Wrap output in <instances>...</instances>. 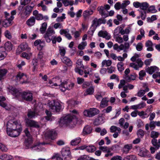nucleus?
<instances>
[{
  "label": "nucleus",
  "mask_w": 160,
  "mask_h": 160,
  "mask_svg": "<svg viewBox=\"0 0 160 160\" xmlns=\"http://www.w3.org/2000/svg\"><path fill=\"white\" fill-rule=\"evenodd\" d=\"M24 132L27 137V138H25L24 142V145L26 147V149L31 148L36 150L38 149H40L41 144H45V143L39 144L38 145H34L32 147H31V145L32 142V138L30 136V133L27 128H26L24 131Z\"/></svg>",
  "instance_id": "1"
},
{
  "label": "nucleus",
  "mask_w": 160,
  "mask_h": 160,
  "mask_svg": "<svg viewBox=\"0 0 160 160\" xmlns=\"http://www.w3.org/2000/svg\"><path fill=\"white\" fill-rule=\"evenodd\" d=\"M7 130H22L21 125L20 123L15 120H10L7 124Z\"/></svg>",
  "instance_id": "2"
},
{
  "label": "nucleus",
  "mask_w": 160,
  "mask_h": 160,
  "mask_svg": "<svg viewBox=\"0 0 160 160\" xmlns=\"http://www.w3.org/2000/svg\"><path fill=\"white\" fill-rule=\"evenodd\" d=\"M14 92L17 94H19L22 99L27 101L30 102L32 100V94L29 91L24 92H22L16 93L17 89L16 88L13 89Z\"/></svg>",
  "instance_id": "3"
},
{
  "label": "nucleus",
  "mask_w": 160,
  "mask_h": 160,
  "mask_svg": "<svg viewBox=\"0 0 160 160\" xmlns=\"http://www.w3.org/2000/svg\"><path fill=\"white\" fill-rule=\"evenodd\" d=\"M73 118V116L70 114L62 117L59 122L60 125L61 126L64 124L67 126L69 125L70 124L72 123Z\"/></svg>",
  "instance_id": "4"
},
{
  "label": "nucleus",
  "mask_w": 160,
  "mask_h": 160,
  "mask_svg": "<svg viewBox=\"0 0 160 160\" xmlns=\"http://www.w3.org/2000/svg\"><path fill=\"white\" fill-rule=\"evenodd\" d=\"M159 134L158 132L155 131H152L151 133V137L153 138L152 140V143L157 149L160 147V139L157 142V140L155 138L158 137Z\"/></svg>",
  "instance_id": "5"
},
{
  "label": "nucleus",
  "mask_w": 160,
  "mask_h": 160,
  "mask_svg": "<svg viewBox=\"0 0 160 160\" xmlns=\"http://www.w3.org/2000/svg\"><path fill=\"white\" fill-rule=\"evenodd\" d=\"M100 112V111L96 108H90V109L85 110L83 112L84 116L91 117L98 114Z\"/></svg>",
  "instance_id": "6"
},
{
  "label": "nucleus",
  "mask_w": 160,
  "mask_h": 160,
  "mask_svg": "<svg viewBox=\"0 0 160 160\" xmlns=\"http://www.w3.org/2000/svg\"><path fill=\"white\" fill-rule=\"evenodd\" d=\"M49 105L52 112H58L61 109V105L58 102H50L49 103Z\"/></svg>",
  "instance_id": "7"
},
{
  "label": "nucleus",
  "mask_w": 160,
  "mask_h": 160,
  "mask_svg": "<svg viewBox=\"0 0 160 160\" xmlns=\"http://www.w3.org/2000/svg\"><path fill=\"white\" fill-rule=\"evenodd\" d=\"M17 81L20 82L21 84L26 83L28 82V78L23 73L19 72L16 76Z\"/></svg>",
  "instance_id": "8"
},
{
  "label": "nucleus",
  "mask_w": 160,
  "mask_h": 160,
  "mask_svg": "<svg viewBox=\"0 0 160 160\" xmlns=\"http://www.w3.org/2000/svg\"><path fill=\"white\" fill-rule=\"evenodd\" d=\"M30 49V48L28 47L27 43L26 42H23L18 46L16 53L19 54L23 51L26 50H29Z\"/></svg>",
  "instance_id": "9"
},
{
  "label": "nucleus",
  "mask_w": 160,
  "mask_h": 160,
  "mask_svg": "<svg viewBox=\"0 0 160 160\" xmlns=\"http://www.w3.org/2000/svg\"><path fill=\"white\" fill-rule=\"evenodd\" d=\"M26 124L28 127L38 128L40 127V125L38 122L35 121L27 119L26 120Z\"/></svg>",
  "instance_id": "10"
},
{
  "label": "nucleus",
  "mask_w": 160,
  "mask_h": 160,
  "mask_svg": "<svg viewBox=\"0 0 160 160\" xmlns=\"http://www.w3.org/2000/svg\"><path fill=\"white\" fill-rule=\"evenodd\" d=\"M56 135V132L54 130H48L45 134V136L46 137L52 139H54L55 138Z\"/></svg>",
  "instance_id": "11"
},
{
  "label": "nucleus",
  "mask_w": 160,
  "mask_h": 160,
  "mask_svg": "<svg viewBox=\"0 0 160 160\" xmlns=\"http://www.w3.org/2000/svg\"><path fill=\"white\" fill-rule=\"evenodd\" d=\"M98 35L99 37L105 38L107 40H109L111 38V35L106 31H100Z\"/></svg>",
  "instance_id": "12"
},
{
  "label": "nucleus",
  "mask_w": 160,
  "mask_h": 160,
  "mask_svg": "<svg viewBox=\"0 0 160 160\" xmlns=\"http://www.w3.org/2000/svg\"><path fill=\"white\" fill-rule=\"evenodd\" d=\"M22 130H7V134L9 136L13 137H16L18 136Z\"/></svg>",
  "instance_id": "13"
},
{
  "label": "nucleus",
  "mask_w": 160,
  "mask_h": 160,
  "mask_svg": "<svg viewBox=\"0 0 160 160\" xmlns=\"http://www.w3.org/2000/svg\"><path fill=\"white\" fill-rule=\"evenodd\" d=\"M158 70V68L155 66H152L148 67L145 69L146 72L150 74H152L153 73L157 72Z\"/></svg>",
  "instance_id": "14"
},
{
  "label": "nucleus",
  "mask_w": 160,
  "mask_h": 160,
  "mask_svg": "<svg viewBox=\"0 0 160 160\" xmlns=\"http://www.w3.org/2000/svg\"><path fill=\"white\" fill-rule=\"evenodd\" d=\"M96 149V148L93 145L87 146L84 145L79 147L78 149L76 148L75 150L79 149L80 150H83L86 149V150H95Z\"/></svg>",
  "instance_id": "15"
},
{
  "label": "nucleus",
  "mask_w": 160,
  "mask_h": 160,
  "mask_svg": "<svg viewBox=\"0 0 160 160\" xmlns=\"http://www.w3.org/2000/svg\"><path fill=\"white\" fill-rule=\"evenodd\" d=\"M136 78V74L135 73H132L130 75H124V78L126 80V81L130 82L132 80H135Z\"/></svg>",
  "instance_id": "16"
},
{
  "label": "nucleus",
  "mask_w": 160,
  "mask_h": 160,
  "mask_svg": "<svg viewBox=\"0 0 160 160\" xmlns=\"http://www.w3.org/2000/svg\"><path fill=\"white\" fill-rule=\"evenodd\" d=\"M32 14L35 16V19H36L38 20H41L43 18L42 14L39 13L37 10H34Z\"/></svg>",
  "instance_id": "17"
},
{
  "label": "nucleus",
  "mask_w": 160,
  "mask_h": 160,
  "mask_svg": "<svg viewBox=\"0 0 160 160\" xmlns=\"http://www.w3.org/2000/svg\"><path fill=\"white\" fill-rule=\"evenodd\" d=\"M109 100L107 98L102 99L100 104V106L102 108H104L108 105V103Z\"/></svg>",
  "instance_id": "18"
},
{
  "label": "nucleus",
  "mask_w": 160,
  "mask_h": 160,
  "mask_svg": "<svg viewBox=\"0 0 160 160\" xmlns=\"http://www.w3.org/2000/svg\"><path fill=\"white\" fill-rule=\"evenodd\" d=\"M62 62L68 66H71L72 65V62L71 60L67 57H64L62 58Z\"/></svg>",
  "instance_id": "19"
},
{
  "label": "nucleus",
  "mask_w": 160,
  "mask_h": 160,
  "mask_svg": "<svg viewBox=\"0 0 160 160\" xmlns=\"http://www.w3.org/2000/svg\"><path fill=\"white\" fill-rule=\"evenodd\" d=\"M104 118L102 116H98L95 120L94 124L95 125H98L104 122Z\"/></svg>",
  "instance_id": "20"
},
{
  "label": "nucleus",
  "mask_w": 160,
  "mask_h": 160,
  "mask_svg": "<svg viewBox=\"0 0 160 160\" xmlns=\"http://www.w3.org/2000/svg\"><path fill=\"white\" fill-rule=\"evenodd\" d=\"M27 24L29 26H33L35 23V18L34 17H31L26 21Z\"/></svg>",
  "instance_id": "21"
},
{
  "label": "nucleus",
  "mask_w": 160,
  "mask_h": 160,
  "mask_svg": "<svg viewBox=\"0 0 160 160\" xmlns=\"http://www.w3.org/2000/svg\"><path fill=\"white\" fill-rule=\"evenodd\" d=\"M145 106V104L144 103L142 102L138 104L132 105L131 106L130 108L133 110H136L142 108H144Z\"/></svg>",
  "instance_id": "22"
},
{
  "label": "nucleus",
  "mask_w": 160,
  "mask_h": 160,
  "mask_svg": "<svg viewBox=\"0 0 160 160\" xmlns=\"http://www.w3.org/2000/svg\"><path fill=\"white\" fill-rule=\"evenodd\" d=\"M6 100L5 98L3 96H0V106L5 108L6 109L8 110L9 108L7 106V104L3 102Z\"/></svg>",
  "instance_id": "23"
},
{
  "label": "nucleus",
  "mask_w": 160,
  "mask_h": 160,
  "mask_svg": "<svg viewBox=\"0 0 160 160\" xmlns=\"http://www.w3.org/2000/svg\"><path fill=\"white\" fill-rule=\"evenodd\" d=\"M53 81L54 82V85H52V86H59L60 87V84L62 83L61 79L58 77H56L53 79Z\"/></svg>",
  "instance_id": "24"
},
{
  "label": "nucleus",
  "mask_w": 160,
  "mask_h": 160,
  "mask_svg": "<svg viewBox=\"0 0 160 160\" xmlns=\"http://www.w3.org/2000/svg\"><path fill=\"white\" fill-rule=\"evenodd\" d=\"M152 43L150 40L148 41L145 43V46L148 47L147 50L148 51H152L153 50L152 46Z\"/></svg>",
  "instance_id": "25"
},
{
  "label": "nucleus",
  "mask_w": 160,
  "mask_h": 160,
  "mask_svg": "<svg viewBox=\"0 0 160 160\" xmlns=\"http://www.w3.org/2000/svg\"><path fill=\"white\" fill-rule=\"evenodd\" d=\"M122 30V25L118 27L114 30V36L119 35L120 33L121 34Z\"/></svg>",
  "instance_id": "26"
},
{
  "label": "nucleus",
  "mask_w": 160,
  "mask_h": 160,
  "mask_svg": "<svg viewBox=\"0 0 160 160\" xmlns=\"http://www.w3.org/2000/svg\"><path fill=\"white\" fill-rule=\"evenodd\" d=\"M112 64V61L110 60H103L102 62V67H103L104 66L109 67Z\"/></svg>",
  "instance_id": "27"
},
{
  "label": "nucleus",
  "mask_w": 160,
  "mask_h": 160,
  "mask_svg": "<svg viewBox=\"0 0 160 160\" xmlns=\"http://www.w3.org/2000/svg\"><path fill=\"white\" fill-rule=\"evenodd\" d=\"M97 10L99 11L100 14L102 16H105L106 10L105 9L104 7L103 6H101L98 7L97 8Z\"/></svg>",
  "instance_id": "28"
},
{
  "label": "nucleus",
  "mask_w": 160,
  "mask_h": 160,
  "mask_svg": "<svg viewBox=\"0 0 160 160\" xmlns=\"http://www.w3.org/2000/svg\"><path fill=\"white\" fill-rule=\"evenodd\" d=\"M5 47H4L5 50L7 51H10L12 49V45L11 42L9 41L6 42L4 45Z\"/></svg>",
  "instance_id": "29"
},
{
  "label": "nucleus",
  "mask_w": 160,
  "mask_h": 160,
  "mask_svg": "<svg viewBox=\"0 0 160 160\" xmlns=\"http://www.w3.org/2000/svg\"><path fill=\"white\" fill-rule=\"evenodd\" d=\"M92 128L89 126H87L84 127L83 130V134L84 135L90 133L92 131Z\"/></svg>",
  "instance_id": "30"
},
{
  "label": "nucleus",
  "mask_w": 160,
  "mask_h": 160,
  "mask_svg": "<svg viewBox=\"0 0 160 160\" xmlns=\"http://www.w3.org/2000/svg\"><path fill=\"white\" fill-rule=\"evenodd\" d=\"M93 12V10L91 9L86 10L83 12V16L84 18H86L92 14Z\"/></svg>",
  "instance_id": "31"
},
{
  "label": "nucleus",
  "mask_w": 160,
  "mask_h": 160,
  "mask_svg": "<svg viewBox=\"0 0 160 160\" xmlns=\"http://www.w3.org/2000/svg\"><path fill=\"white\" fill-rule=\"evenodd\" d=\"M62 2L65 7L69 5L72 6L74 3L73 1L69 0H62Z\"/></svg>",
  "instance_id": "32"
},
{
  "label": "nucleus",
  "mask_w": 160,
  "mask_h": 160,
  "mask_svg": "<svg viewBox=\"0 0 160 160\" xmlns=\"http://www.w3.org/2000/svg\"><path fill=\"white\" fill-rule=\"evenodd\" d=\"M60 89L62 92H64L67 89V82L65 81L60 84Z\"/></svg>",
  "instance_id": "33"
},
{
  "label": "nucleus",
  "mask_w": 160,
  "mask_h": 160,
  "mask_svg": "<svg viewBox=\"0 0 160 160\" xmlns=\"http://www.w3.org/2000/svg\"><path fill=\"white\" fill-rule=\"evenodd\" d=\"M33 7H32L30 6H27L25 8V13L26 15H29L31 12Z\"/></svg>",
  "instance_id": "34"
},
{
  "label": "nucleus",
  "mask_w": 160,
  "mask_h": 160,
  "mask_svg": "<svg viewBox=\"0 0 160 160\" xmlns=\"http://www.w3.org/2000/svg\"><path fill=\"white\" fill-rule=\"evenodd\" d=\"M5 49L2 47H0V60H2V58H4L6 55L5 53Z\"/></svg>",
  "instance_id": "35"
},
{
  "label": "nucleus",
  "mask_w": 160,
  "mask_h": 160,
  "mask_svg": "<svg viewBox=\"0 0 160 160\" xmlns=\"http://www.w3.org/2000/svg\"><path fill=\"white\" fill-rule=\"evenodd\" d=\"M8 72V71L5 69H0V80L3 78V77L6 75Z\"/></svg>",
  "instance_id": "36"
},
{
  "label": "nucleus",
  "mask_w": 160,
  "mask_h": 160,
  "mask_svg": "<svg viewBox=\"0 0 160 160\" xmlns=\"http://www.w3.org/2000/svg\"><path fill=\"white\" fill-rule=\"evenodd\" d=\"M80 138H78L72 140L71 142V144L72 146L77 145L80 142Z\"/></svg>",
  "instance_id": "37"
},
{
  "label": "nucleus",
  "mask_w": 160,
  "mask_h": 160,
  "mask_svg": "<svg viewBox=\"0 0 160 160\" xmlns=\"http://www.w3.org/2000/svg\"><path fill=\"white\" fill-rule=\"evenodd\" d=\"M55 32L53 29L51 28H48L46 33L44 35L51 37L53 34H54Z\"/></svg>",
  "instance_id": "38"
},
{
  "label": "nucleus",
  "mask_w": 160,
  "mask_h": 160,
  "mask_svg": "<svg viewBox=\"0 0 160 160\" xmlns=\"http://www.w3.org/2000/svg\"><path fill=\"white\" fill-rule=\"evenodd\" d=\"M58 48L59 52L60 55L61 56H64L66 52V48L62 46H59Z\"/></svg>",
  "instance_id": "39"
},
{
  "label": "nucleus",
  "mask_w": 160,
  "mask_h": 160,
  "mask_svg": "<svg viewBox=\"0 0 160 160\" xmlns=\"http://www.w3.org/2000/svg\"><path fill=\"white\" fill-rule=\"evenodd\" d=\"M27 115L29 118H31L37 116L38 115V114L35 112L30 111L28 112Z\"/></svg>",
  "instance_id": "40"
},
{
  "label": "nucleus",
  "mask_w": 160,
  "mask_h": 160,
  "mask_svg": "<svg viewBox=\"0 0 160 160\" xmlns=\"http://www.w3.org/2000/svg\"><path fill=\"white\" fill-rule=\"evenodd\" d=\"M110 130L111 132H115L117 131L119 133H120L121 131V129L119 128L114 126H112L110 128Z\"/></svg>",
  "instance_id": "41"
},
{
  "label": "nucleus",
  "mask_w": 160,
  "mask_h": 160,
  "mask_svg": "<svg viewBox=\"0 0 160 160\" xmlns=\"http://www.w3.org/2000/svg\"><path fill=\"white\" fill-rule=\"evenodd\" d=\"M115 38V41L119 43H122L123 42V40L122 38L121 37L120 35L114 36Z\"/></svg>",
  "instance_id": "42"
},
{
  "label": "nucleus",
  "mask_w": 160,
  "mask_h": 160,
  "mask_svg": "<svg viewBox=\"0 0 160 160\" xmlns=\"http://www.w3.org/2000/svg\"><path fill=\"white\" fill-rule=\"evenodd\" d=\"M124 27V25H122V30L121 35H123L125 34H128L130 32V28L128 27L126 28L125 30L123 29Z\"/></svg>",
  "instance_id": "43"
},
{
  "label": "nucleus",
  "mask_w": 160,
  "mask_h": 160,
  "mask_svg": "<svg viewBox=\"0 0 160 160\" xmlns=\"http://www.w3.org/2000/svg\"><path fill=\"white\" fill-rule=\"evenodd\" d=\"M68 107L70 108L74 107L76 105L78 104V102L74 100H70L68 102Z\"/></svg>",
  "instance_id": "44"
},
{
  "label": "nucleus",
  "mask_w": 160,
  "mask_h": 160,
  "mask_svg": "<svg viewBox=\"0 0 160 160\" xmlns=\"http://www.w3.org/2000/svg\"><path fill=\"white\" fill-rule=\"evenodd\" d=\"M124 64L122 62H120L118 63L117 65V68L118 70L120 72L123 71L124 69Z\"/></svg>",
  "instance_id": "45"
},
{
  "label": "nucleus",
  "mask_w": 160,
  "mask_h": 160,
  "mask_svg": "<svg viewBox=\"0 0 160 160\" xmlns=\"http://www.w3.org/2000/svg\"><path fill=\"white\" fill-rule=\"evenodd\" d=\"M148 4L147 2L141 3L140 8L143 10H146L149 7Z\"/></svg>",
  "instance_id": "46"
},
{
  "label": "nucleus",
  "mask_w": 160,
  "mask_h": 160,
  "mask_svg": "<svg viewBox=\"0 0 160 160\" xmlns=\"http://www.w3.org/2000/svg\"><path fill=\"white\" fill-rule=\"evenodd\" d=\"M87 45V43L86 42H82L78 45V48L80 50H83Z\"/></svg>",
  "instance_id": "47"
},
{
  "label": "nucleus",
  "mask_w": 160,
  "mask_h": 160,
  "mask_svg": "<svg viewBox=\"0 0 160 160\" xmlns=\"http://www.w3.org/2000/svg\"><path fill=\"white\" fill-rule=\"evenodd\" d=\"M43 53L42 52H39L38 54L37 59L41 62H43Z\"/></svg>",
  "instance_id": "48"
},
{
  "label": "nucleus",
  "mask_w": 160,
  "mask_h": 160,
  "mask_svg": "<svg viewBox=\"0 0 160 160\" xmlns=\"http://www.w3.org/2000/svg\"><path fill=\"white\" fill-rule=\"evenodd\" d=\"M47 27V23L46 22L43 23L42 24L41 28H40V31L42 33H43L46 30Z\"/></svg>",
  "instance_id": "49"
},
{
  "label": "nucleus",
  "mask_w": 160,
  "mask_h": 160,
  "mask_svg": "<svg viewBox=\"0 0 160 160\" xmlns=\"http://www.w3.org/2000/svg\"><path fill=\"white\" fill-rule=\"evenodd\" d=\"M32 55V53H27L26 52H23L22 54V57L24 58L27 59H30Z\"/></svg>",
  "instance_id": "50"
},
{
  "label": "nucleus",
  "mask_w": 160,
  "mask_h": 160,
  "mask_svg": "<svg viewBox=\"0 0 160 160\" xmlns=\"http://www.w3.org/2000/svg\"><path fill=\"white\" fill-rule=\"evenodd\" d=\"M94 88L92 87H90L87 90L84 94L85 95L92 94L94 92Z\"/></svg>",
  "instance_id": "51"
},
{
  "label": "nucleus",
  "mask_w": 160,
  "mask_h": 160,
  "mask_svg": "<svg viewBox=\"0 0 160 160\" xmlns=\"http://www.w3.org/2000/svg\"><path fill=\"white\" fill-rule=\"evenodd\" d=\"M69 32V30L67 28L66 29H61L60 31V33L61 35H64L65 36Z\"/></svg>",
  "instance_id": "52"
},
{
  "label": "nucleus",
  "mask_w": 160,
  "mask_h": 160,
  "mask_svg": "<svg viewBox=\"0 0 160 160\" xmlns=\"http://www.w3.org/2000/svg\"><path fill=\"white\" fill-rule=\"evenodd\" d=\"M98 20L97 18H95L92 22V27H93L95 29L98 25Z\"/></svg>",
  "instance_id": "53"
},
{
  "label": "nucleus",
  "mask_w": 160,
  "mask_h": 160,
  "mask_svg": "<svg viewBox=\"0 0 160 160\" xmlns=\"http://www.w3.org/2000/svg\"><path fill=\"white\" fill-rule=\"evenodd\" d=\"M16 14V12L15 10H13L11 12V14L9 18L8 19V21L9 22V23H10L11 22V21L13 19L14 17L13 16L14 15H15Z\"/></svg>",
  "instance_id": "54"
},
{
  "label": "nucleus",
  "mask_w": 160,
  "mask_h": 160,
  "mask_svg": "<svg viewBox=\"0 0 160 160\" xmlns=\"http://www.w3.org/2000/svg\"><path fill=\"white\" fill-rule=\"evenodd\" d=\"M139 79L141 80H142L143 79V77L146 75V72L144 70H141L139 72Z\"/></svg>",
  "instance_id": "55"
},
{
  "label": "nucleus",
  "mask_w": 160,
  "mask_h": 160,
  "mask_svg": "<svg viewBox=\"0 0 160 160\" xmlns=\"http://www.w3.org/2000/svg\"><path fill=\"white\" fill-rule=\"evenodd\" d=\"M157 12L155 8V6H153L150 7L148 9L147 12H150L152 13H155Z\"/></svg>",
  "instance_id": "56"
},
{
  "label": "nucleus",
  "mask_w": 160,
  "mask_h": 160,
  "mask_svg": "<svg viewBox=\"0 0 160 160\" xmlns=\"http://www.w3.org/2000/svg\"><path fill=\"white\" fill-rule=\"evenodd\" d=\"M137 112L138 115L141 117L142 118L144 119L146 118L145 116L147 115V113H145L144 111H142L141 112H139L137 111Z\"/></svg>",
  "instance_id": "57"
},
{
  "label": "nucleus",
  "mask_w": 160,
  "mask_h": 160,
  "mask_svg": "<svg viewBox=\"0 0 160 160\" xmlns=\"http://www.w3.org/2000/svg\"><path fill=\"white\" fill-rule=\"evenodd\" d=\"M126 80L125 79H122L120 80V83L118 86V88L119 89H121L126 84Z\"/></svg>",
  "instance_id": "58"
},
{
  "label": "nucleus",
  "mask_w": 160,
  "mask_h": 160,
  "mask_svg": "<svg viewBox=\"0 0 160 160\" xmlns=\"http://www.w3.org/2000/svg\"><path fill=\"white\" fill-rule=\"evenodd\" d=\"M136 64L138 67V68H142L143 65V63L141 60L140 59H138L136 61Z\"/></svg>",
  "instance_id": "59"
},
{
  "label": "nucleus",
  "mask_w": 160,
  "mask_h": 160,
  "mask_svg": "<svg viewBox=\"0 0 160 160\" xmlns=\"http://www.w3.org/2000/svg\"><path fill=\"white\" fill-rule=\"evenodd\" d=\"M138 136L140 138H142L144 135V131L141 129H139L137 132Z\"/></svg>",
  "instance_id": "60"
},
{
  "label": "nucleus",
  "mask_w": 160,
  "mask_h": 160,
  "mask_svg": "<svg viewBox=\"0 0 160 160\" xmlns=\"http://www.w3.org/2000/svg\"><path fill=\"white\" fill-rule=\"evenodd\" d=\"M130 2L129 0H125L123 1V2L121 4V8H124L129 5Z\"/></svg>",
  "instance_id": "61"
},
{
  "label": "nucleus",
  "mask_w": 160,
  "mask_h": 160,
  "mask_svg": "<svg viewBox=\"0 0 160 160\" xmlns=\"http://www.w3.org/2000/svg\"><path fill=\"white\" fill-rule=\"evenodd\" d=\"M148 151H140L138 154L141 156L145 157L147 156Z\"/></svg>",
  "instance_id": "62"
},
{
  "label": "nucleus",
  "mask_w": 160,
  "mask_h": 160,
  "mask_svg": "<svg viewBox=\"0 0 160 160\" xmlns=\"http://www.w3.org/2000/svg\"><path fill=\"white\" fill-rule=\"evenodd\" d=\"M4 35L6 38L10 39L12 38V35L10 31L8 30H6L4 32Z\"/></svg>",
  "instance_id": "63"
},
{
  "label": "nucleus",
  "mask_w": 160,
  "mask_h": 160,
  "mask_svg": "<svg viewBox=\"0 0 160 160\" xmlns=\"http://www.w3.org/2000/svg\"><path fill=\"white\" fill-rule=\"evenodd\" d=\"M145 94V91L143 90H139L137 93V96L139 97L143 96Z\"/></svg>",
  "instance_id": "64"
}]
</instances>
